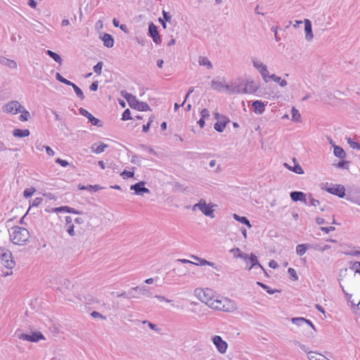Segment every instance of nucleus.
<instances>
[{
    "label": "nucleus",
    "mask_w": 360,
    "mask_h": 360,
    "mask_svg": "<svg viewBox=\"0 0 360 360\" xmlns=\"http://www.w3.org/2000/svg\"><path fill=\"white\" fill-rule=\"evenodd\" d=\"M9 233L13 244L18 245H24L30 238L29 231L26 229L18 226L11 228Z\"/></svg>",
    "instance_id": "nucleus-1"
},
{
    "label": "nucleus",
    "mask_w": 360,
    "mask_h": 360,
    "mask_svg": "<svg viewBox=\"0 0 360 360\" xmlns=\"http://www.w3.org/2000/svg\"><path fill=\"white\" fill-rule=\"evenodd\" d=\"M210 307L226 312H231L237 309L233 301L225 297H221V299L214 298Z\"/></svg>",
    "instance_id": "nucleus-2"
},
{
    "label": "nucleus",
    "mask_w": 360,
    "mask_h": 360,
    "mask_svg": "<svg viewBox=\"0 0 360 360\" xmlns=\"http://www.w3.org/2000/svg\"><path fill=\"white\" fill-rule=\"evenodd\" d=\"M122 96L127 101L129 106L139 111H148L150 110L149 105L145 102H141L137 100L136 96L129 93L122 92Z\"/></svg>",
    "instance_id": "nucleus-3"
},
{
    "label": "nucleus",
    "mask_w": 360,
    "mask_h": 360,
    "mask_svg": "<svg viewBox=\"0 0 360 360\" xmlns=\"http://www.w3.org/2000/svg\"><path fill=\"white\" fill-rule=\"evenodd\" d=\"M194 295L208 307L211 306L212 302L214 300V292L210 288H196L194 290Z\"/></svg>",
    "instance_id": "nucleus-4"
},
{
    "label": "nucleus",
    "mask_w": 360,
    "mask_h": 360,
    "mask_svg": "<svg viewBox=\"0 0 360 360\" xmlns=\"http://www.w3.org/2000/svg\"><path fill=\"white\" fill-rule=\"evenodd\" d=\"M231 252H238V255H236L235 257H239L243 259H244L247 263L248 261L251 263V265L250 266V268H248V270H251L253 267L255 266H258L260 269H262L263 271H265L263 266L259 263L257 257L255 255L251 253L249 256L248 254L242 252L238 248H233L230 250Z\"/></svg>",
    "instance_id": "nucleus-5"
},
{
    "label": "nucleus",
    "mask_w": 360,
    "mask_h": 360,
    "mask_svg": "<svg viewBox=\"0 0 360 360\" xmlns=\"http://www.w3.org/2000/svg\"><path fill=\"white\" fill-rule=\"evenodd\" d=\"M329 193L337 195L340 198L345 197V188L341 184H326L324 188H322Z\"/></svg>",
    "instance_id": "nucleus-6"
},
{
    "label": "nucleus",
    "mask_w": 360,
    "mask_h": 360,
    "mask_svg": "<svg viewBox=\"0 0 360 360\" xmlns=\"http://www.w3.org/2000/svg\"><path fill=\"white\" fill-rule=\"evenodd\" d=\"M18 338L22 340H26L32 342H37L40 340H44L45 338L40 332H32L31 333H20L17 334Z\"/></svg>",
    "instance_id": "nucleus-7"
},
{
    "label": "nucleus",
    "mask_w": 360,
    "mask_h": 360,
    "mask_svg": "<svg viewBox=\"0 0 360 360\" xmlns=\"http://www.w3.org/2000/svg\"><path fill=\"white\" fill-rule=\"evenodd\" d=\"M1 261L2 265L6 267L8 269H12L15 266V261L13 259L11 252L6 250L4 253H1Z\"/></svg>",
    "instance_id": "nucleus-8"
},
{
    "label": "nucleus",
    "mask_w": 360,
    "mask_h": 360,
    "mask_svg": "<svg viewBox=\"0 0 360 360\" xmlns=\"http://www.w3.org/2000/svg\"><path fill=\"white\" fill-rule=\"evenodd\" d=\"M252 63L253 66L259 72L264 80L267 82V78L269 72L267 70L266 65L255 58L252 59Z\"/></svg>",
    "instance_id": "nucleus-9"
},
{
    "label": "nucleus",
    "mask_w": 360,
    "mask_h": 360,
    "mask_svg": "<svg viewBox=\"0 0 360 360\" xmlns=\"http://www.w3.org/2000/svg\"><path fill=\"white\" fill-rule=\"evenodd\" d=\"M22 108H23V107L18 101H13L8 102L4 106V112L17 114L18 112H21Z\"/></svg>",
    "instance_id": "nucleus-10"
},
{
    "label": "nucleus",
    "mask_w": 360,
    "mask_h": 360,
    "mask_svg": "<svg viewBox=\"0 0 360 360\" xmlns=\"http://www.w3.org/2000/svg\"><path fill=\"white\" fill-rule=\"evenodd\" d=\"M212 340L219 353L224 354L226 352L228 345L220 336L214 335Z\"/></svg>",
    "instance_id": "nucleus-11"
},
{
    "label": "nucleus",
    "mask_w": 360,
    "mask_h": 360,
    "mask_svg": "<svg viewBox=\"0 0 360 360\" xmlns=\"http://www.w3.org/2000/svg\"><path fill=\"white\" fill-rule=\"evenodd\" d=\"M145 181H139L135 184L130 186V189L134 191V194L138 195H143L144 193H150V190L145 187Z\"/></svg>",
    "instance_id": "nucleus-12"
},
{
    "label": "nucleus",
    "mask_w": 360,
    "mask_h": 360,
    "mask_svg": "<svg viewBox=\"0 0 360 360\" xmlns=\"http://www.w3.org/2000/svg\"><path fill=\"white\" fill-rule=\"evenodd\" d=\"M148 34L150 37H152L153 41L156 44H160L161 43L162 40L158 33V27L153 22H150L149 24Z\"/></svg>",
    "instance_id": "nucleus-13"
},
{
    "label": "nucleus",
    "mask_w": 360,
    "mask_h": 360,
    "mask_svg": "<svg viewBox=\"0 0 360 360\" xmlns=\"http://www.w3.org/2000/svg\"><path fill=\"white\" fill-rule=\"evenodd\" d=\"M198 205H200L199 210L205 216L210 217L211 218L214 217V215L213 214L214 210L212 208V206H210L209 205H207L205 200L201 199L198 202Z\"/></svg>",
    "instance_id": "nucleus-14"
},
{
    "label": "nucleus",
    "mask_w": 360,
    "mask_h": 360,
    "mask_svg": "<svg viewBox=\"0 0 360 360\" xmlns=\"http://www.w3.org/2000/svg\"><path fill=\"white\" fill-rule=\"evenodd\" d=\"M79 113L86 117L89 121L94 126H97V127H101L102 124H101V122L100 120L96 118L95 117H94L88 110H86V109L83 108H80L79 109Z\"/></svg>",
    "instance_id": "nucleus-15"
},
{
    "label": "nucleus",
    "mask_w": 360,
    "mask_h": 360,
    "mask_svg": "<svg viewBox=\"0 0 360 360\" xmlns=\"http://www.w3.org/2000/svg\"><path fill=\"white\" fill-rule=\"evenodd\" d=\"M290 198L294 202L301 201L307 205V195L302 191H292L290 193Z\"/></svg>",
    "instance_id": "nucleus-16"
},
{
    "label": "nucleus",
    "mask_w": 360,
    "mask_h": 360,
    "mask_svg": "<svg viewBox=\"0 0 360 360\" xmlns=\"http://www.w3.org/2000/svg\"><path fill=\"white\" fill-rule=\"evenodd\" d=\"M304 32L305 39L307 41H310L312 40L314 35L312 33L311 22L309 19H305L304 21Z\"/></svg>",
    "instance_id": "nucleus-17"
},
{
    "label": "nucleus",
    "mask_w": 360,
    "mask_h": 360,
    "mask_svg": "<svg viewBox=\"0 0 360 360\" xmlns=\"http://www.w3.org/2000/svg\"><path fill=\"white\" fill-rule=\"evenodd\" d=\"M134 289L136 290V292H139L141 295L146 296L148 297H150L153 295V293L150 291V288L147 285H140L134 287Z\"/></svg>",
    "instance_id": "nucleus-18"
},
{
    "label": "nucleus",
    "mask_w": 360,
    "mask_h": 360,
    "mask_svg": "<svg viewBox=\"0 0 360 360\" xmlns=\"http://www.w3.org/2000/svg\"><path fill=\"white\" fill-rule=\"evenodd\" d=\"M252 107L253 111L258 115H262L265 110V105L261 101H255L252 102Z\"/></svg>",
    "instance_id": "nucleus-19"
},
{
    "label": "nucleus",
    "mask_w": 360,
    "mask_h": 360,
    "mask_svg": "<svg viewBox=\"0 0 360 360\" xmlns=\"http://www.w3.org/2000/svg\"><path fill=\"white\" fill-rule=\"evenodd\" d=\"M229 122V120L226 118V117H221V120H218L214 124V129L218 132H222L226 126V124Z\"/></svg>",
    "instance_id": "nucleus-20"
},
{
    "label": "nucleus",
    "mask_w": 360,
    "mask_h": 360,
    "mask_svg": "<svg viewBox=\"0 0 360 360\" xmlns=\"http://www.w3.org/2000/svg\"><path fill=\"white\" fill-rule=\"evenodd\" d=\"M108 147V145L103 143V142H99V143H94L91 147V151L96 153V154H99V153H103L105 149Z\"/></svg>",
    "instance_id": "nucleus-21"
},
{
    "label": "nucleus",
    "mask_w": 360,
    "mask_h": 360,
    "mask_svg": "<svg viewBox=\"0 0 360 360\" xmlns=\"http://www.w3.org/2000/svg\"><path fill=\"white\" fill-rule=\"evenodd\" d=\"M102 41L105 46L108 48H112L114 45V39L112 37L107 33H104L101 37Z\"/></svg>",
    "instance_id": "nucleus-22"
},
{
    "label": "nucleus",
    "mask_w": 360,
    "mask_h": 360,
    "mask_svg": "<svg viewBox=\"0 0 360 360\" xmlns=\"http://www.w3.org/2000/svg\"><path fill=\"white\" fill-rule=\"evenodd\" d=\"M0 63L13 69L17 68V63L15 61L6 58L4 56H0Z\"/></svg>",
    "instance_id": "nucleus-23"
},
{
    "label": "nucleus",
    "mask_w": 360,
    "mask_h": 360,
    "mask_svg": "<svg viewBox=\"0 0 360 360\" xmlns=\"http://www.w3.org/2000/svg\"><path fill=\"white\" fill-rule=\"evenodd\" d=\"M258 89L257 85L254 82H248L241 92L243 93H252Z\"/></svg>",
    "instance_id": "nucleus-24"
},
{
    "label": "nucleus",
    "mask_w": 360,
    "mask_h": 360,
    "mask_svg": "<svg viewBox=\"0 0 360 360\" xmlns=\"http://www.w3.org/2000/svg\"><path fill=\"white\" fill-rule=\"evenodd\" d=\"M30 132L28 129H15L13 131V135L15 137L23 138L28 136Z\"/></svg>",
    "instance_id": "nucleus-25"
},
{
    "label": "nucleus",
    "mask_w": 360,
    "mask_h": 360,
    "mask_svg": "<svg viewBox=\"0 0 360 360\" xmlns=\"http://www.w3.org/2000/svg\"><path fill=\"white\" fill-rule=\"evenodd\" d=\"M308 358L309 360H330L325 356L321 354L315 353L314 352H310L308 353Z\"/></svg>",
    "instance_id": "nucleus-26"
},
{
    "label": "nucleus",
    "mask_w": 360,
    "mask_h": 360,
    "mask_svg": "<svg viewBox=\"0 0 360 360\" xmlns=\"http://www.w3.org/2000/svg\"><path fill=\"white\" fill-rule=\"evenodd\" d=\"M333 148H334V155L339 158H341V159H343L345 158L346 156V153L345 152V150H343L342 148H341L340 146H333Z\"/></svg>",
    "instance_id": "nucleus-27"
},
{
    "label": "nucleus",
    "mask_w": 360,
    "mask_h": 360,
    "mask_svg": "<svg viewBox=\"0 0 360 360\" xmlns=\"http://www.w3.org/2000/svg\"><path fill=\"white\" fill-rule=\"evenodd\" d=\"M269 78L271 79L273 81H274L276 83H278L281 86H285L288 84V82L285 79H282L281 77H278L274 74L271 75H269Z\"/></svg>",
    "instance_id": "nucleus-28"
},
{
    "label": "nucleus",
    "mask_w": 360,
    "mask_h": 360,
    "mask_svg": "<svg viewBox=\"0 0 360 360\" xmlns=\"http://www.w3.org/2000/svg\"><path fill=\"white\" fill-rule=\"evenodd\" d=\"M233 217L235 220L248 226L249 228H251L252 226L250 224V221L248 219L247 217H240L239 215H238L237 214H233Z\"/></svg>",
    "instance_id": "nucleus-29"
},
{
    "label": "nucleus",
    "mask_w": 360,
    "mask_h": 360,
    "mask_svg": "<svg viewBox=\"0 0 360 360\" xmlns=\"http://www.w3.org/2000/svg\"><path fill=\"white\" fill-rule=\"evenodd\" d=\"M198 63L200 65L206 66L208 69L212 68V65L207 57L200 56Z\"/></svg>",
    "instance_id": "nucleus-30"
},
{
    "label": "nucleus",
    "mask_w": 360,
    "mask_h": 360,
    "mask_svg": "<svg viewBox=\"0 0 360 360\" xmlns=\"http://www.w3.org/2000/svg\"><path fill=\"white\" fill-rule=\"evenodd\" d=\"M284 165L288 167L290 170L292 171L293 172L298 174H304V170L302 167L299 164H295L293 167H290L287 163H285Z\"/></svg>",
    "instance_id": "nucleus-31"
},
{
    "label": "nucleus",
    "mask_w": 360,
    "mask_h": 360,
    "mask_svg": "<svg viewBox=\"0 0 360 360\" xmlns=\"http://www.w3.org/2000/svg\"><path fill=\"white\" fill-rule=\"evenodd\" d=\"M309 245L307 244H300L296 247V252L298 255H303L307 250Z\"/></svg>",
    "instance_id": "nucleus-32"
},
{
    "label": "nucleus",
    "mask_w": 360,
    "mask_h": 360,
    "mask_svg": "<svg viewBox=\"0 0 360 360\" xmlns=\"http://www.w3.org/2000/svg\"><path fill=\"white\" fill-rule=\"evenodd\" d=\"M46 54L49 56H50L51 58H53L56 63H58L59 64L62 63V58L58 53H56L51 50H47Z\"/></svg>",
    "instance_id": "nucleus-33"
},
{
    "label": "nucleus",
    "mask_w": 360,
    "mask_h": 360,
    "mask_svg": "<svg viewBox=\"0 0 360 360\" xmlns=\"http://www.w3.org/2000/svg\"><path fill=\"white\" fill-rule=\"evenodd\" d=\"M22 114L19 116V120L22 122L27 121L30 118V113L24 108L21 109Z\"/></svg>",
    "instance_id": "nucleus-34"
},
{
    "label": "nucleus",
    "mask_w": 360,
    "mask_h": 360,
    "mask_svg": "<svg viewBox=\"0 0 360 360\" xmlns=\"http://www.w3.org/2000/svg\"><path fill=\"white\" fill-rule=\"evenodd\" d=\"M70 86L73 88L77 97L79 98L81 100H84V95L82 89L79 86H77L75 84H74L73 82H72V84Z\"/></svg>",
    "instance_id": "nucleus-35"
},
{
    "label": "nucleus",
    "mask_w": 360,
    "mask_h": 360,
    "mask_svg": "<svg viewBox=\"0 0 360 360\" xmlns=\"http://www.w3.org/2000/svg\"><path fill=\"white\" fill-rule=\"evenodd\" d=\"M32 26L39 33H43L45 29L44 26L37 20H35L34 22L32 24Z\"/></svg>",
    "instance_id": "nucleus-36"
},
{
    "label": "nucleus",
    "mask_w": 360,
    "mask_h": 360,
    "mask_svg": "<svg viewBox=\"0 0 360 360\" xmlns=\"http://www.w3.org/2000/svg\"><path fill=\"white\" fill-rule=\"evenodd\" d=\"M257 284L261 288H262L264 290H265L269 295H273L278 291L277 290L271 289L268 285L262 282L257 281Z\"/></svg>",
    "instance_id": "nucleus-37"
},
{
    "label": "nucleus",
    "mask_w": 360,
    "mask_h": 360,
    "mask_svg": "<svg viewBox=\"0 0 360 360\" xmlns=\"http://www.w3.org/2000/svg\"><path fill=\"white\" fill-rule=\"evenodd\" d=\"M56 78L58 81L61 83H63L66 85L70 86L72 84V82L64 78L60 73L57 72L56 75Z\"/></svg>",
    "instance_id": "nucleus-38"
},
{
    "label": "nucleus",
    "mask_w": 360,
    "mask_h": 360,
    "mask_svg": "<svg viewBox=\"0 0 360 360\" xmlns=\"http://www.w3.org/2000/svg\"><path fill=\"white\" fill-rule=\"evenodd\" d=\"M69 210H70V207H68V206H61V207H58L52 208L51 212H56V213L65 212L68 213Z\"/></svg>",
    "instance_id": "nucleus-39"
},
{
    "label": "nucleus",
    "mask_w": 360,
    "mask_h": 360,
    "mask_svg": "<svg viewBox=\"0 0 360 360\" xmlns=\"http://www.w3.org/2000/svg\"><path fill=\"white\" fill-rule=\"evenodd\" d=\"M300 114L298 111V110L295 109V108H292V120L295 122H300Z\"/></svg>",
    "instance_id": "nucleus-40"
},
{
    "label": "nucleus",
    "mask_w": 360,
    "mask_h": 360,
    "mask_svg": "<svg viewBox=\"0 0 360 360\" xmlns=\"http://www.w3.org/2000/svg\"><path fill=\"white\" fill-rule=\"evenodd\" d=\"M35 191L36 189L34 187L27 188L24 191L23 196L26 198H28L31 197Z\"/></svg>",
    "instance_id": "nucleus-41"
},
{
    "label": "nucleus",
    "mask_w": 360,
    "mask_h": 360,
    "mask_svg": "<svg viewBox=\"0 0 360 360\" xmlns=\"http://www.w3.org/2000/svg\"><path fill=\"white\" fill-rule=\"evenodd\" d=\"M346 139L352 148L360 150V143L354 141L351 138H347Z\"/></svg>",
    "instance_id": "nucleus-42"
},
{
    "label": "nucleus",
    "mask_w": 360,
    "mask_h": 360,
    "mask_svg": "<svg viewBox=\"0 0 360 360\" xmlns=\"http://www.w3.org/2000/svg\"><path fill=\"white\" fill-rule=\"evenodd\" d=\"M211 86L213 89H217V90L220 91V90H221L222 88H224V85L220 82L212 80Z\"/></svg>",
    "instance_id": "nucleus-43"
},
{
    "label": "nucleus",
    "mask_w": 360,
    "mask_h": 360,
    "mask_svg": "<svg viewBox=\"0 0 360 360\" xmlns=\"http://www.w3.org/2000/svg\"><path fill=\"white\" fill-rule=\"evenodd\" d=\"M305 321H307V319L303 317H297L292 319V322L296 324L297 326H301L302 324L305 323Z\"/></svg>",
    "instance_id": "nucleus-44"
},
{
    "label": "nucleus",
    "mask_w": 360,
    "mask_h": 360,
    "mask_svg": "<svg viewBox=\"0 0 360 360\" xmlns=\"http://www.w3.org/2000/svg\"><path fill=\"white\" fill-rule=\"evenodd\" d=\"M103 62L100 61L98 62L96 65H95L93 68L94 69V71L98 74V75H101V70H102V68H103Z\"/></svg>",
    "instance_id": "nucleus-45"
},
{
    "label": "nucleus",
    "mask_w": 360,
    "mask_h": 360,
    "mask_svg": "<svg viewBox=\"0 0 360 360\" xmlns=\"http://www.w3.org/2000/svg\"><path fill=\"white\" fill-rule=\"evenodd\" d=\"M288 272L290 276V278L293 280V281H297L298 280V276H297V274L296 273V271L292 269V268H289L288 270Z\"/></svg>",
    "instance_id": "nucleus-46"
},
{
    "label": "nucleus",
    "mask_w": 360,
    "mask_h": 360,
    "mask_svg": "<svg viewBox=\"0 0 360 360\" xmlns=\"http://www.w3.org/2000/svg\"><path fill=\"white\" fill-rule=\"evenodd\" d=\"M131 112H130L129 109H126L122 113V120H131Z\"/></svg>",
    "instance_id": "nucleus-47"
},
{
    "label": "nucleus",
    "mask_w": 360,
    "mask_h": 360,
    "mask_svg": "<svg viewBox=\"0 0 360 360\" xmlns=\"http://www.w3.org/2000/svg\"><path fill=\"white\" fill-rule=\"evenodd\" d=\"M309 205L316 207L320 205V202L318 200L312 197L311 194L309 195Z\"/></svg>",
    "instance_id": "nucleus-48"
},
{
    "label": "nucleus",
    "mask_w": 360,
    "mask_h": 360,
    "mask_svg": "<svg viewBox=\"0 0 360 360\" xmlns=\"http://www.w3.org/2000/svg\"><path fill=\"white\" fill-rule=\"evenodd\" d=\"M134 171L131 172V171H127L126 169H124L121 173V176H122L124 179H125L126 177L127 178H132L134 176Z\"/></svg>",
    "instance_id": "nucleus-49"
},
{
    "label": "nucleus",
    "mask_w": 360,
    "mask_h": 360,
    "mask_svg": "<svg viewBox=\"0 0 360 360\" xmlns=\"http://www.w3.org/2000/svg\"><path fill=\"white\" fill-rule=\"evenodd\" d=\"M224 88H225L226 91H229L231 94H233V93H236V92H237V93H240L241 92V91L239 89V88L236 89L235 87H231L229 85H224Z\"/></svg>",
    "instance_id": "nucleus-50"
},
{
    "label": "nucleus",
    "mask_w": 360,
    "mask_h": 360,
    "mask_svg": "<svg viewBox=\"0 0 360 360\" xmlns=\"http://www.w3.org/2000/svg\"><path fill=\"white\" fill-rule=\"evenodd\" d=\"M91 316L93 317V318H100L101 319H103V320H105L106 319V317L103 316L101 313L96 311H94L91 313Z\"/></svg>",
    "instance_id": "nucleus-51"
},
{
    "label": "nucleus",
    "mask_w": 360,
    "mask_h": 360,
    "mask_svg": "<svg viewBox=\"0 0 360 360\" xmlns=\"http://www.w3.org/2000/svg\"><path fill=\"white\" fill-rule=\"evenodd\" d=\"M351 269L354 271L355 273L359 274L360 269V262H355L353 263Z\"/></svg>",
    "instance_id": "nucleus-52"
},
{
    "label": "nucleus",
    "mask_w": 360,
    "mask_h": 360,
    "mask_svg": "<svg viewBox=\"0 0 360 360\" xmlns=\"http://www.w3.org/2000/svg\"><path fill=\"white\" fill-rule=\"evenodd\" d=\"M135 292H136V290L134 289V287L130 288L128 290V296H129L128 299H130V298H138L139 297L135 295Z\"/></svg>",
    "instance_id": "nucleus-53"
},
{
    "label": "nucleus",
    "mask_w": 360,
    "mask_h": 360,
    "mask_svg": "<svg viewBox=\"0 0 360 360\" xmlns=\"http://www.w3.org/2000/svg\"><path fill=\"white\" fill-rule=\"evenodd\" d=\"M56 162L65 167L69 165V162L65 160H62L60 158H57L56 160Z\"/></svg>",
    "instance_id": "nucleus-54"
},
{
    "label": "nucleus",
    "mask_w": 360,
    "mask_h": 360,
    "mask_svg": "<svg viewBox=\"0 0 360 360\" xmlns=\"http://www.w3.org/2000/svg\"><path fill=\"white\" fill-rule=\"evenodd\" d=\"M201 118L205 119L210 117V112L207 108H204L200 112Z\"/></svg>",
    "instance_id": "nucleus-55"
},
{
    "label": "nucleus",
    "mask_w": 360,
    "mask_h": 360,
    "mask_svg": "<svg viewBox=\"0 0 360 360\" xmlns=\"http://www.w3.org/2000/svg\"><path fill=\"white\" fill-rule=\"evenodd\" d=\"M43 199L41 198H36L33 200L32 202V206L38 207L42 202Z\"/></svg>",
    "instance_id": "nucleus-56"
},
{
    "label": "nucleus",
    "mask_w": 360,
    "mask_h": 360,
    "mask_svg": "<svg viewBox=\"0 0 360 360\" xmlns=\"http://www.w3.org/2000/svg\"><path fill=\"white\" fill-rule=\"evenodd\" d=\"M131 162V163L137 165H141L140 161L139 160V157L136 155H132Z\"/></svg>",
    "instance_id": "nucleus-57"
},
{
    "label": "nucleus",
    "mask_w": 360,
    "mask_h": 360,
    "mask_svg": "<svg viewBox=\"0 0 360 360\" xmlns=\"http://www.w3.org/2000/svg\"><path fill=\"white\" fill-rule=\"evenodd\" d=\"M74 225L73 224H70L68 226V229H67V232L68 233V234L71 236H75V231H74Z\"/></svg>",
    "instance_id": "nucleus-58"
},
{
    "label": "nucleus",
    "mask_w": 360,
    "mask_h": 360,
    "mask_svg": "<svg viewBox=\"0 0 360 360\" xmlns=\"http://www.w3.org/2000/svg\"><path fill=\"white\" fill-rule=\"evenodd\" d=\"M162 15H163V20H165V21L169 22L171 20L172 17L169 13L163 11Z\"/></svg>",
    "instance_id": "nucleus-59"
},
{
    "label": "nucleus",
    "mask_w": 360,
    "mask_h": 360,
    "mask_svg": "<svg viewBox=\"0 0 360 360\" xmlns=\"http://www.w3.org/2000/svg\"><path fill=\"white\" fill-rule=\"evenodd\" d=\"M98 82H94L91 83V84L89 86V89L92 91H97L98 89Z\"/></svg>",
    "instance_id": "nucleus-60"
},
{
    "label": "nucleus",
    "mask_w": 360,
    "mask_h": 360,
    "mask_svg": "<svg viewBox=\"0 0 360 360\" xmlns=\"http://www.w3.org/2000/svg\"><path fill=\"white\" fill-rule=\"evenodd\" d=\"M321 230L326 233H328L330 231H334L335 227L334 226H329V227H321Z\"/></svg>",
    "instance_id": "nucleus-61"
},
{
    "label": "nucleus",
    "mask_w": 360,
    "mask_h": 360,
    "mask_svg": "<svg viewBox=\"0 0 360 360\" xmlns=\"http://www.w3.org/2000/svg\"><path fill=\"white\" fill-rule=\"evenodd\" d=\"M345 255L355 257L360 256V250H354L352 252H345Z\"/></svg>",
    "instance_id": "nucleus-62"
},
{
    "label": "nucleus",
    "mask_w": 360,
    "mask_h": 360,
    "mask_svg": "<svg viewBox=\"0 0 360 360\" xmlns=\"http://www.w3.org/2000/svg\"><path fill=\"white\" fill-rule=\"evenodd\" d=\"M295 344H296V345H299V347H300V349H301L302 351H304V352H307V354L309 352H308V348H307V347L306 345H302V344H301V343L298 342L297 341H296V342H295Z\"/></svg>",
    "instance_id": "nucleus-63"
},
{
    "label": "nucleus",
    "mask_w": 360,
    "mask_h": 360,
    "mask_svg": "<svg viewBox=\"0 0 360 360\" xmlns=\"http://www.w3.org/2000/svg\"><path fill=\"white\" fill-rule=\"evenodd\" d=\"M269 266L272 269H277L278 267V263L274 260H271L269 262Z\"/></svg>",
    "instance_id": "nucleus-64"
}]
</instances>
